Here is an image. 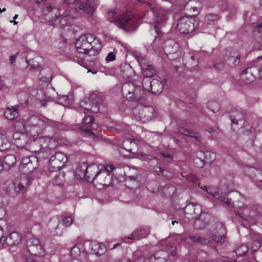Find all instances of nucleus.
<instances>
[{"label": "nucleus", "mask_w": 262, "mask_h": 262, "mask_svg": "<svg viewBox=\"0 0 262 262\" xmlns=\"http://www.w3.org/2000/svg\"><path fill=\"white\" fill-rule=\"evenodd\" d=\"M45 125L50 126L57 130H62L64 126L59 122L55 121L44 117L31 116L24 124V131L33 138L38 136L42 133Z\"/></svg>", "instance_id": "nucleus-1"}, {"label": "nucleus", "mask_w": 262, "mask_h": 262, "mask_svg": "<svg viewBox=\"0 0 262 262\" xmlns=\"http://www.w3.org/2000/svg\"><path fill=\"white\" fill-rule=\"evenodd\" d=\"M75 47L78 52L90 56L97 55L102 48L99 39L90 34L80 36L75 42Z\"/></svg>", "instance_id": "nucleus-2"}, {"label": "nucleus", "mask_w": 262, "mask_h": 262, "mask_svg": "<svg viewBox=\"0 0 262 262\" xmlns=\"http://www.w3.org/2000/svg\"><path fill=\"white\" fill-rule=\"evenodd\" d=\"M67 5L71 6V11L80 13H86L92 15L97 4V0H86V2L80 0H63Z\"/></svg>", "instance_id": "nucleus-3"}, {"label": "nucleus", "mask_w": 262, "mask_h": 262, "mask_svg": "<svg viewBox=\"0 0 262 262\" xmlns=\"http://www.w3.org/2000/svg\"><path fill=\"white\" fill-rule=\"evenodd\" d=\"M138 1L143 4H145L156 17L154 23V28L156 32L158 33L160 28L165 25L168 19L167 15L169 13V11L165 10L159 6L150 2H146L142 0H138Z\"/></svg>", "instance_id": "nucleus-4"}, {"label": "nucleus", "mask_w": 262, "mask_h": 262, "mask_svg": "<svg viewBox=\"0 0 262 262\" xmlns=\"http://www.w3.org/2000/svg\"><path fill=\"white\" fill-rule=\"evenodd\" d=\"M123 96L132 101H139L142 99L145 95L144 91L140 85L137 86L134 82H125L122 86Z\"/></svg>", "instance_id": "nucleus-5"}, {"label": "nucleus", "mask_w": 262, "mask_h": 262, "mask_svg": "<svg viewBox=\"0 0 262 262\" xmlns=\"http://www.w3.org/2000/svg\"><path fill=\"white\" fill-rule=\"evenodd\" d=\"M199 26V21L196 17L183 16L178 21L177 29L181 34H189L197 29Z\"/></svg>", "instance_id": "nucleus-6"}, {"label": "nucleus", "mask_w": 262, "mask_h": 262, "mask_svg": "<svg viewBox=\"0 0 262 262\" xmlns=\"http://www.w3.org/2000/svg\"><path fill=\"white\" fill-rule=\"evenodd\" d=\"M133 114L137 121L146 122L154 117L155 110L151 106L138 104L133 108Z\"/></svg>", "instance_id": "nucleus-7"}, {"label": "nucleus", "mask_w": 262, "mask_h": 262, "mask_svg": "<svg viewBox=\"0 0 262 262\" xmlns=\"http://www.w3.org/2000/svg\"><path fill=\"white\" fill-rule=\"evenodd\" d=\"M28 178L24 177L20 182L15 181L8 183L5 187V193L11 197H15L19 193H24L27 191L29 185Z\"/></svg>", "instance_id": "nucleus-8"}, {"label": "nucleus", "mask_w": 262, "mask_h": 262, "mask_svg": "<svg viewBox=\"0 0 262 262\" xmlns=\"http://www.w3.org/2000/svg\"><path fill=\"white\" fill-rule=\"evenodd\" d=\"M68 161L67 156L61 152H57L54 154L49 161L50 171L59 170Z\"/></svg>", "instance_id": "nucleus-9"}, {"label": "nucleus", "mask_w": 262, "mask_h": 262, "mask_svg": "<svg viewBox=\"0 0 262 262\" xmlns=\"http://www.w3.org/2000/svg\"><path fill=\"white\" fill-rule=\"evenodd\" d=\"M38 166V160L35 156L26 157L22 158L19 169L25 174L32 172Z\"/></svg>", "instance_id": "nucleus-10"}, {"label": "nucleus", "mask_w": 262, "mask_h": 262, "mask_svg": "<svg viewBox=\"0 0 262 262\" xmlns=\"http://www.w3.org/2000/svg\"><path fill=\"white\" fill-rule=\"evenodd\" d=\"M96 99H97V96L96 94L92 95L90 98H84L80 101V107L94 113H97L99 110V104Z\"/></svg>", "instance_id": "nucleus-11"}, {"label": "nucleus", "mask_w": 262, "mask_h": 262, "mask_svg": "<svg viewBox=\"0 0 262 262\" xmlns=\"http://www.w3.org/2000/svg\"><path fill=\"white\" fill-rule=\"evenodd\" d=\"M240 57L241 55L236 50L228 48L226 50L224 60L229 66L234 67L240 62Z\"/></svg>", "instance_id": "nucleus-12"}, {"label": "nucleus", "mask_w": 262, "mask_h": 262, "mask_svg": "<svg viewBox=\"0 0 262 262\" xmlns=\"http://www.w3.org/2000/svg\"><path fill=\"white\" fill-rule=\"evenodd\" d=\"M22 241V236L18 232H12L10 233L7 237L3 239V237L0 239V248L4 245L7 246L12 247L19 245Z\"/></svg>", "instance_id": "nucleus-13"}, {"label": "nucleus", "mask_w": 262, "mask_h": 262, "mask_svg": "<svg viewBox=\"0 0 262 262\" xmlns=\"http://www.w3.org/2000/svg\"><path fill=\"white\" fill-rule=\"evenodd\" d=\"M42 12L45 19L52 26L54 25V23L60 14L59 9L51 6L45 7L42 9Z\"/></svg>", "instance_id": "nucleus-14"}, {"label": "nucleus", "mask_w": 262, "mask_h": 262, "mask_svg": "<svg viewBox=\"0 0 262 262\" xmlns=\"http://www.w3.org/2000/svg\"><path fill=\"white\" fill-rule=\"evenodd\" d=\"M215 225V228L212 231V233L209 236L210 241H213L215 242H225L226 238L225 236L226 232L225 227L221 223H216Z\"/></svg>", "instance_id": "nucleus-15"}, {"label": "nucleus", "mask_w": 262, "mask_h": 262, "mask_svg": "<svg viewBox=\"0 0 262 262\" xmlns=\"http://www.w3.org/2000/svg\"><path fill=\"white\" fill-rule=\"evenodd\" d=\"M259 73V69L256 67H248L243 70L241 74V78L248 84L252 83L255 80Z\"/></svg>", "instance_id": "nucleus-16"}, {"label": "nucleus", "mask_w": 262, "mask_h": 262, "mask_svg": "<svg viewBox=\"0 0 262 262\" xmlns=\"http://www.w3.org/2000/svg\"><path fill=\"white\" fill-rule=\"evenodd\" d=\"M13 138L15 141V144L20 148H24L28 150V146L29 145V143L31 140V137H29V135L26 134L24 131L21 132V133H15L13 135Z\"/></svg>", "instance_id": "nucleus-17"}, {"label": "nucleus", "mask_w": 262, "mask_h": 262, "mask_svg": "<svg viewBox=\"0 0 262 262\" xmlns=\"http://www.w3.org/2000/svg\"><path fill=\"white\" fill-rule=\"evenodd\" d=\"M75 16L72 13H70L68 11L58 16L55 22L54 23V26L59 27H65L66 26H69L72 21V20L75 18Z\"/></svg>", "instance_id": "nucleus-18"}, {"label": "nucleus", "mask_w": 262, "mask_h": 262, "mask_svg": "<svg viewBox=\"0 0 262 262\" xmlns=\"http://www.w3.org/2000/svg\"><path fill=\"white\" fill-rule=\"evenodd\" d=\"M229 118L231 121L232 127L234 125L240 124L243 126L244 124V113L241 108L234 109L230 111Z\"/></svg>", "instance_id": "nucleus-19"}, {"label": "nucleus", "mask_w": 262, "mask_h": 262, "mask_svg": "<svg viewBox=\"0 0 262 262\" xmlns=\"http://www.w3.org/2000/svg\"><path fill=\"white\" fill-rule=\"evenodd\" d=\"M21 156V152L17 151L15 155H8L6 156L2 161L3 168L5 170H9L15 165L17 159L19 160Z\"/></svg>", "instance_id": "nucleus-20"}, {"label": "nucleus", "mask_w": 262, "mask_h": 262, "mask_svg": "<svg viewBox=\"0 0 262 262\" xmlns=\"http://www.w3.org/2000/svg\"><path fill=\"white\" fill-rule=\"evenodd\" d=\"M111 179L112 176L110 173H107L106 171H99L97 172L95 177H93V182L95 183L96 182L103 186H108L111 183Z\"/></svg>", "instance_id": "nucleus-21"}, {"label": "nucleus", "mask_w": 262, "mask_h": 262, "mask_svg": "<svg viewBox=\"0 0 262 262\" xmlns=\"http://www.w3.org/2000/svg\"><path fill=\"white\" fill-rule=\"evenodd\" d=\"M201 8V4L195 0H190L185 5L184 10L189 14L190 17H195V16L199 14Z\"/></svg>", "instance_id": "nucleus-22"}, {"label": "nucleus", "mask_w": 262, "mask_h": 262, "mask_svg": "<svg viewBox=\"0 0 262 262\" xmlns=\"http://www.w3.org/2000/svg\"><path fill=\"white\" fill-rule=\"evenodd\" d=\"M83 125L80 127L81 130L89 134H94L93 130L97 129L98 125L94 122L91 116H85L82 120Z\"/></svg>", "instance_id": "nucleus-23"}, {"label": "nucleus", "mask_w": 262, "mask_h": 262, "mask_svg": "<svg viewBox=\"0 0 262 262\" xmlns=\"http://www.w3.org/2000/svg\"><path fill=\"white\" fill-rule=\"evenodd\" d=\"M246 172L253 181L258 183V187H262V170L250 167L247 168Z\"/></svg>", "instance_id": "nucleus-24"}, {"label": "nucleus", "mask_w": 262, "mask_h": 262, "mask_svg": "<svg viewBox=\"0 0 262 262\" xmlns=\"http://www.w3.org/2000/svg\"><path fill=\"white\" fill-rule=\"evenodd\" d=\"M28 252L34 255H38L42 254V248L37 239H30L27 243Z\"/></svg>", "instance_id": "nucleus-25"}, {"label": "nucleus", "mask_w": 262, "mask_h": 262, "mask_svg": "<svg viewBox=\"0 0 262 262\" xmlns=\"http://www.w3.org/2000/svg\"><path fill=\"white\" fill-rule=\"evenodd\" d=\"M201 211L200 207L196 203H192L187 205L184 209V212L186 218L189 219L196 218Z\"/></svg>", "instance_id": "nucleus-26"}, {"label": "nucleus", "mask_w": 262, "mask_h": 262, "mask_svg": "<svg viewBox=\"0 0 262 262\" xmlns=\"http://www.w3.org/2000/svg\"><path fill=\"white\" fill-rule=\"evenodd\" d=\"M87 169V163L83 162L79 164L75 171V174L77 178L80 179L84 178L86 181L90 182L92 177L93 176V173H91V176L86 175Z\"/></svg>", "instance_id": "nucleus-27"}, {"label": "nucleus", "mask_w": 262, "mask_h": 262, "mask_svg": "<svg viewBox=\"0 0 262 262\" xmlns=\"http://www.w3.org/2000/svg\"><path fill=\"white\" fill-rule=\"evenodd\" d=\"M179 48V45L174 40L169 39L165 41L163 51L166 55L174 54L177 53Z\"/></svg>", "instance_id": "nucleus-28"}, {"label": "nucleus", "mask_w": 262, "mask_h": 262, "mask_svg": "<svg viewBox=\"0 0 262 262\" xmlns=\"http://www.w3.org/2000/svg\"><path fill=\"white\" fill-rule=\"evenodd\" d=\"M19 108L17 105L7 106L4 112L5 117L9 120L15 119L18 116Z\"/></svg>", "instance_id": "nucleus-29"}, {"label": "nucleus", "mask_w": 262, "mask_h": 262, "mask_svg": "<svg viewBox=\"0 0 262 262\" xmlns=\"http://www.w3.org/2000/svg\"><path fill=\"white\" fill-rule=\"evenodd\" d=\"M90 246L92 253L97 256L102 255L106 251V248L102 243L92 242L90 244Z\"/></svg>", "instance_id": "nucleus-30"}, {"label": "nucleus", "mask_w": 262, "mask_h": 262, "mask_svg": "<svg viewBox=\"0 0 262 262\" xmlns=\"http://www.w3.org/2000/svg\"><path fill=\"white\" fill-rule=\"evenodd\" d=\"M208 223V215L202 214L199 217H196V220L194 222V226L197 229H202L206 226Z\"/></svg>", "instance_id": "nucleus-31"}, {"label": "nucleus", "mask_w": 262, "mask_h": 262, "mask_svg": "<svg viewBox=\"0 0 262 262\" xmlns=\"http://www.w3.org/2000/svg\"><path fill=\"white\" fill-rule=\"evenodd\" d=\"M168 255L163 250L156 252L150 258V262H166Z\"/></svg>", "instance_id": "nucleus-32"}, {"label": "nucleus", "mask_w": 262, "mask_h": 262, "mask_svg": "<svg viewBox=\"0 0 262 262\" xmlns=\"http://www.w3.org/2000/svg\"><path fill=\"white\" fill-rule=\"evenodd\" d=\"M227 193L223 192H214L213 193V196L219 200L220 201L224 203L228 206L233 207V202L229 199L227 198Z\"/></svg>", "instance_id": "nucleus-33"}, {"label": "nucleus", "mask_w": 262, "mask_h": 262, "mask_svg": "<svg viewBox=\"0 0 262 262\" xmlns=\"http://www.w3.org/2000/svg\"><path fill=\"white\" fill-rule=\"evenodd\" d=\"M163 91V85L162 82L158 79H152V83L149 92L152 94L158 95Z\"/></svg>", "instance_id": "nucleus-34"}, {"label": "nucleus", "mask_w": 262, "mask_h": 262, "mask_svg": "<svg viewBox=\"0 0 262 262\" xmlns=\"http://www.w3.org/2000/svg\"><path fill=\"white\" fill-rule=\"evenodd\" d=\"M179 132L180 134L185 136L193 138L195 140L198 141H201V136L197 133L193 132L191 130L188 129L183 127H180L179 128Z\"/></svg>", "instance_id": "nucleus-35"}, {"label": "nucleus", "mask_w": 262, "mask_h": 262, "mask_svg": "<svg viewBox=\"0 0 262 262\" xmlns=\"http://www.w3.org/2000/svg\"><path fill=\"white\" fill-rule=\"evenodd\" d=\"M61 221L60 217L57 216H54L50 220L48 226L52 232H56L57 229L60 228Z\"/></svg>", "instance_id": "nucleus-36"}, {"label": "nucleus", "mask_w": 262, "mask_h": 262, "mask_svg": "<svg viewBox=\"0 0 262 262\" xmlns=\"http://www.w3.org/2000/svg\"><path fill=\"white\" fill-rule=\"evenodd\" d=\"M123 147L129 152L135 154L137 151V145L130 139H127L124 141Z\"/></svg>", "instance_id": "nucleus-37"}, {"label": "nucleus", "mask_w": 262, "mask_h": 262, "mask_svg": "<svg viewBox=\"0 0 262 262\" xmlns=\"http://www.w3.org/2000/svg\"><path fill=\"white\" fill-rule=\"evenodd\" d=\"M130 19V16L128 14H123L117 18L115 23L119 28L124 29Z\"/></svg>", "instance_id": "nucleus-38"}, {"label": "nucleus", "mask_w": 262, "mask_h": 262, "mask_svg": "<svg viewBox=\"0 0 262 262\" xmlns=\"http://www.w3.org/2000/svg\"><path fill=\"white\" fill-rule=\"evenodd\" d=\"M28 150L38 154V153H41L42 148H41V146H40V145L36 142L35 139L33 137L32 138L29 145L28 146Z\"/></svg>", "instance_id": "nucleus-39"}, {"label": "nucleus", "mask_w": 262, "mask_h": 262, "mask_svg": "<svg viewBox=\"0 0 262 262\" xmlns=\"http://www.w3.org/2000/svg\"><path fill=\"white\" fill-rule=\"evenodd\" d=\"M134 56L141 67L142 69L145 67H147V65L151 63L150 61L146 56L140 53H135Z\"/></svg>", "instance_id": "nucleus-40"}, {"label": "nucleus", "mask_w": 262, "mask_h": 262, "mask_svg": "<svg viewBox=\"0 0 262 262\" xmlns=\"http://www.w3.org/2000/svg\"><path fill=\"white\" fill-rule=\"evenodd\" d=\"M161 47V42L159 40H155L147 48V51L151 53H159Z\"/></svg>", "instance_id": "nucleus-41"}, {"label": "nucleus", "mask_w": 262, "mask_h": 262, "mask_svg": "<svg viewBox=\"0 0 262 262\" xmlns=\"http://www.w3.org/2000/svg\"><path fill=\"white\" fill-rule=\"evenodd\" d=\"M189 240L201 245H207L210 243L209 237L207 238L198 236H191L189 237Z\"/></svg>", "instance_id": "nucleus-42"}, {"label": "nucleus", "mask_w": 262, "mask_h": 262, "mask_svg": "<svg viewBox=\"0 0 262 262\" xmlns=\"http://www.w3.org/2000/svg\"><path fill=\"white\" fill-rule=\"evenodd\" d=\"M10 147V142L7 139L6 136L0 134V150L4 151L9 149Z\"/></svg>", "instance_id": "nucleus-43"}, {"label": "nucleus", "mask_w": 262, "mask_h": 262, "mask_svg": "<svg viewBox=\"0 0 262 262\" xmlns=\"http://www.w3.org/2000/svg\"><path fill=\"white\" fill-rule=\"evenodd\" d=\"M146 236L144 234V230L143 229H138L134 231L133 233L130 235L129 237L127 238L126 239H139L144 238Z\"/></svg>", "instance_id": "nucleus-44"}, {"label": "nucleus", "mask_w": 262, "mask_h": 262, "mask_svg": "<svg viewBox=\"0 0 262 262\" xmlns=\"http://www.w3.org/2000/svg\"><path fill=\"white\" fill-rule=\"evenodd\" d=\"M221 8L222 11H229L230 15H234L236 13L237 8L232 5H229L226 2H223L221 5Z\"/></svg>", "instance_id": "nucleus-45"}, {"label": "nucleus", "mask_w": 262, "mask_h": 262, "mask_svg": "<svg viewBox=\"0 0 262 262\" xmlns=\"http://www.w3.org/2000/svg\"><path fill=\"white\" fill-rule=\"evenodd\" d=\"M152 83V79L151 76H146L144 77L142 80V89L145 91H147L149 92Z\"/></svg>", "instance_id": "nucleus-46"}, {"label": "nucleus", "mask_w": 262, "mask_h": 262, "mask_svg": "<svg viewBox=\"0 0 262 262\" xmlns=\"http://www.w3.org/2000/svg\"><path fill=\"white\" fill-rule=\"evenodd\" d=\"M145 258L144 256L139 251L134 253L132 259L128 260L129 262H144Z\"/></svg>", "instance_id": "nucleus-47"}, {"label": "nucleus", "mask_w": 262, "mask_h": 262, "mask_svg": "<svg viewBox=\"0 0 262 262\" xmlns=\"http://www.w3.org/2000/svg\"><path fill=\"white\" fill-rule=\"evenodd\" d=\"M204 156V163H211L214 161L215 159V154L213 152L207 151L202 153Z\"/></svg>", "instance_id": "nucleus-48"}, {"label": "nucleus", "mask_w": 262, "mask_h": 262, "mask_svg": "<svg viewBox=\"0 0 262 262\" xmlns=\"http://www.w3.org/2000/svg\"><path fill=\"white\" fill-rule=\"evenodd\" d=\"M142 71L145 76H152L156 74V70L151 63L147 64V67L143 68Z\"/></svg>", "instance_id": "nucleus-49"}, {"label": "nucleus", "mask_w": 262, "mask_h": 262, "mask_svg": "<svg viewBox=\"0 0 262 262\" xmlns=\"http://www.w3.org/2000/svg\"><path fill=\"white\" fill-rule=\"evenodd\" d=\"M120 71L123 74L124 77H128L129 74L133 72V70L129 64H125L121 65Z\"/></svg>", "instance_id": "nucleus-50"}, {"label": "nucleus", "mask_w": 262, "mask_h": 262, "mask_svg": "<svg viewBox=\"0 0 262 262\" xmlns=\"http://www.w3.org/2000/svg\"><path fill=\"white\" fill-rule=\"evenodd\" d=\"M59 103L64 106H69L73 103L72 98H70L67 95L61 96L58 100Z\"/></svg>", "instance_id": "nucleus-51"}, {"label": "nucleus", "mask_w": 262, "mask_h": 262, "mask_svg": "<svg viewBox=\"0 0 262 262\" xmlns=\"http://www.w3.org/2000/svg\"><path fill=\"white\" fill-rule=\"evenodd\" d=\"M254 33H255V35L257 37L260 38L259 39H257L258 42L262 41V23H258L255 26L254 29L253 30Z\"/></svg>", "instance_id": "nucleus-52"}, {"label": "nucleus", "mask_w": 262, "mask_h": 262, "mask_svg": "<svg viewBox=\"0 0 262 262\" xmlns=\"http://www.w3.org/2000/svg\"><path fill=\"white\" fill-rule=\"evenodd\" d=\"M248 251V247L246 245H241L235 250V252L238 256L245 255Z\"/></svg>", "instance_id": "nucleus-53"}, {"label": "nucleus", "mask_w": 262, "mask_h": 262, "mask_svg": "<svg viewBox=\"0 0 262 262\" xmlns=\"http://www.w3.org/2000/svg\"><path fill=\"white\" fill-rule=\"evenodd\" d=\"M208 107L212 112H217L220 108V105L218 102L216 101H209L208 103Z\"/></svg>", "instance_id": "nucleus-54"}, {"label": "nucleus", "mask_w": 262, "mask_h": 262, "mask_svg": "<svg viewBox=\"0 0 262 262\" xmlns=\"http://www.w3.org/2000/svg\"><path fill=\"white\" fill-rule=\"evenodd\" d=\"M46 140L47 143V148L50 149L52 151H53L54 148H56L58 146V143L57 141H56L54 139L48 137Z\"/></svg>", "instance_id": "nucleus-55"}, {"label": "nucleus", "mask_w": 262, "mask_h": 262, "mask_svg": "<svg viewBox=\"0 0 262 262\" xmlns=\"http://www.w3.org/2000/svg\"><path fill=\"white\" fill-rule=\"evenodd\" d=\"M99 171H100V170H99V167L97 165L95 164H93L92 165H90L88 166V169H86V175L91 176V173H93V176L91 178V179H93L97 172Z\"/></svg>", "instance_id": "nucleus-56"}, {"label": "nucleus", "mask_w": 262, "mask_h": 262, "mask_svg": "<svg viewBox=\"0 0 262 262\" xmlns=\"http://www.w3.org/2000/svg\"><path fill=\"white\" fill-rule=\"evenodd\" d=\"M36 142L41 146V148H46L47 146V137H42V136H36L34 137Z\"/></svg>", "instance_id": "nucleus-57"}, {"label": "nucleus", "mask_w": 262, "mask_h": 262, "mask_svg": "<svg viewBox=\"0 0 262 262\" xmlns=\"http://www.w3.org/2000/svg\"><path fill=\"white\" fill-rule=\"evenodd\" d=\"M29 92L32 96H34L38 100H40V96H42L44 94L43 92L41 90H38L35 88L30 89Z\"/></svg>", "instance_id": "nucleus-58"}, {"label": "nucleus", "mask_w": 262, "mask_h": 262, "mask_svg": "<svg viewBox=\"0 0 262 262\" xmlns=\"http://www.w3.org/2000/svg\"><path fill=\"white\" fill-rule=\"evenodd\" d=\"M52 151L50 149L42 148L41 153H38V156L40 159H46L48 158L52 154Z\"/></svg>", "instance_id": "nucleus-59"}, {"label": "nucleus", "mask_w": 262, "mask_h": 262, "mask_svg": "<svg viewBox=\"0 0 262 262\" xmlns=\"http://www.w3.org/2000/svg\"><path fill=\"white\" fill-rule=\"evenodd\" d=\"M71 253L72 255L74 257V258H77V257L80 255L79 248L76 246H74L71 250Z\"/></svg>", "instance_id": "nucleus-60"}, {"label": "nucleus", "mask_w": 262, "mask_h": 262, "mask_svg": "<svg viewBox=\"0 0 262 262\" xmlns=\"http://www.w3.org/2000/svg\"><path fill=\"white\" fill-rule=\"evenodd\" d=\"M54 183L57 185H60L62 184L63 180V175L62 174L57 173L55 176L54 178Z\"/></svg>", "instance_id": "nucleus-61"}, {"label": "nucleus", "mask_w": 262, "mask_h": 262, "mask_svg": "<svg viewBox=\"0 0 262 262\" xmlns=\"http://www.w3.org/2000/svg\"><path fill=\"white\" fill-rule=\"evenodd\" d=\"M187 63L192 67H195L198 63V59L195 58V56L194 55H191L189 59L188 60Z\"/></svg>", "instance_id": "nucleus-62"}, {"label": "nucleus", "mask_w": 262, "mask_h": 262, "mask_svg": "<svg viewBox=\"0 0 262 262\" xmlns=\"http://www.w3.org/2000/svg\"><path fill=\"white\" fill-rule=\"evenodd\" d=\"M116 52L117 51L116 49H114L113 52H111L107 54V56L106 57L105 60L107 62H110L114 60L116 58Z\"/></svg>", "instance_id": "nucleus-63"}, {"label": "nucleus", "mask_w": 262, "mask_h": 262, "mask_svg": "<svg viewBox=\"0 0 262 262\" xmlns=\"http://www.w3.org/2000/svg\"><path fill=\"white\" fill-rule=\"evenodd\" d=\"M219 18L218 15L212 13L208 14L205 16V19L209 22L216 20Z\"/></svg>", "instance_id": "nucleus-64"}]
</instances>
